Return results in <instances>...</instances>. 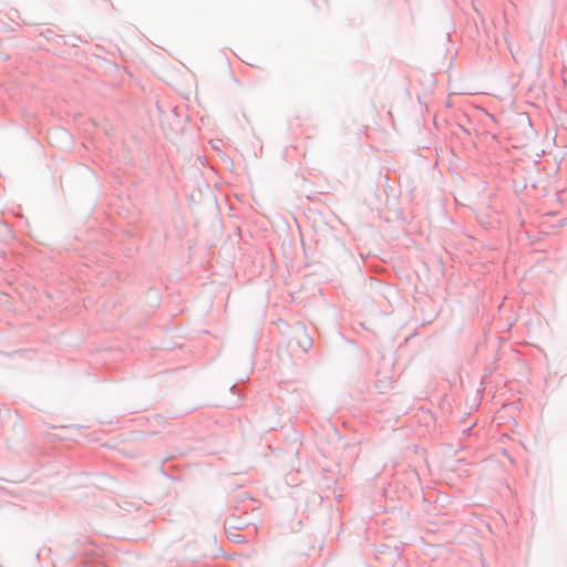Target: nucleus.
Segmentation results:
<instances>
[{
	"label": "nucleus",
	"mask_w": 567,
	"mask_h": 567,
	"mask_svg": "<svg viewBox=\"0 0 567 567\" xmlns=\"http://www.w3.org/2000/svg\"><path fill=\"white\" fill-rule=\"evenodd\" d=\"M301 347L307 350L311 346V340L305 336V340L300 342Z\"/></svg>",
	"instance_id": "obj_1"
}]
</instances>
